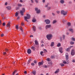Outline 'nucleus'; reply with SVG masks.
Listing matches in <instances>:
<instances>
[{"label":"nucleus","mask_w":75,"mask_h":75,"mask_svg":"<svg viewBox=\"0 0 75 75\" xmlns=\"http://www.w3.org/2000/svg\"><path fill=\"white\" fill-rule=\"evenodd\" d=\"M31 17L30 16V15L29 14H27V17L25 16L24 17V19L25 20V21H26L28 22V21L27 19L28 20V19H30Z\"/></svg>","instance_id":"7ed1b4c3"},{"label":"nucleus","mask_w":75,"mask_h":75,"mask_svg":"<svg viewBox=\"0 0 75 75\" xmlns=\"http://www.w3.org/2000/svg\"><path fill=\"white\" fill-rule=\"evenodd\" d=\"M10 26V22H8L7 25H6V27H8Z\"/></svg>","instance_id":"6ab92c4d"},{"label":"nucleus","mask_w":75,"mask_h":75,"mask_svg":"<svg viewBox=\"0 0 75 75\" xmlns=\"http://www.w3.org/2000/svg\"><path fill=\"white\" fill-rule=\"evenodd\" d=\"M41 47H44V44L42 45H41Z\"/></svg>","instance_id":"3c124183"},{"label":"nucleus","mask_w":75,"mask_h":75,"mask_svg":"<svg viewBox=\"0 0 75 75\" xmlns=\"http://www.w3.org/2000/svg\"><path fill=\"white\" fill-rule=\"evenodd\" d=\"M34 63H35V64H36V63H37V61L36 60L34 61Z\"/></svg>","instance_id":"c03bdc74"},{"label":"nucleus","mask_w":75,"mask_h":75,"mask_svg":"<svg viewBox=\"0 0 75 75\" xmlns=\"http://www.w3.org/2000/svg\"><path fill=\"white\" fill-rule=\"evenodd\" d=\"M18 7H22L23 6V5L21 4H18Z\"/></svg>","instance_id":"5701e85b"},{"label":"nucleus","mask_w":75,"mask_h":75,"mask_svg":"<svg viewBox=\"0 0 75 75\" xmlns=\"http://www.w3.org/2000/svg\"><path fill=\"white\" fill-rule=\"evenodd\" d=\"M5 51H8V49H6V50H5Z\"/></svg>","instance_id":"69168bd1"},{"label":"nucleus","mask_w":75,"mask_h":75,"mask_svg":"<svg viewBox=\"0 0 75 75\" xmlns=\"http://www.w3.org/2000/svg\"><path fill=\"white\" fill-rule=\"evenodd\" d=\"M2 25L3 26H5V23H3Z\"/></svg>","instance_id":"49530a36"},{"label":"nucleus","mask_w":75,"mask_h":75,"mask_svg":"<svg viewBox=\"0 0 75 75\" xmlns=\"http://www.w3.org/2000/svg\"><path fill=\"white\" fill-rule=\"evenodd\" d=\"M60 2L61 3L63 4V3H64V1L63 0H62L60 1Z\"/></svg>","instance_id":"7c9ffc66"},{"label":"nucleus","mask_w":75,"mask_h":75,"mask_svg":"<svg viewBox=\"0 0 75 75\" xmlns=\"http://www.w3.org/2000/svg\"><path fill=\"white\" fill-rule=\"evenodd\" d=\"M27 53L28 54H30L31 53V49H28L27 50Z\"/></svg>","instance_id":"9d476101"},{"label":"nucleus","mask_w":75,"mask_h":75,"mask_svg":"<svg viewBox=\"0 0 75 75\" xmlns=\"http://www.w3.org/2000/svg\"><path fill=\"white\" fill-rule=\"evenodd\" d=\"M54 58H55V56H54V55H52L51 57V58L52 59H54Z\"/></svg>","instance_id":"c756f323"},{"label":"nucleus","mask_w":75,"mask_h":75,"mask_svg":"<svg viewBox=\"0 0 75 75\" xmlns=\"http://www.w3.org/2000/svg\"><path fill=\"white\" fill-rule=\"evenodd\" d=\"M31 65H32L33 66H34V63H32Z\"/></svg>","instance_id":"de8ad7c7"},{"label":"nucleus","mask_w":75,"mask_h":75,"mask_svg":"<svg viewBox=\"0 0 75 75\" xmlns=\"http://www.w3.org/2000/svg\"><path fill=\"white\" fill-rule=\"evenodd\" d=\"M69 30L70 31H71V32H72V33L73 32V29H69Z\"/></svg>","instance_id":"473e14b6"},{"label":"nucleus","mask_w":75,"mask_h":75,"mask_svg":"<svg viewBox=\"0 0 75 75\" xmlns=\"http://www.w3.org/2000/svg\"><path fill=\"white\" fill-rule=\"evenodd\" d=\"M31 60L30 59H29L28 61V64H30V62H31Z\"/></svg>","instance_id":"c85d7f7f"},{"label":"nucleus","mask_w":75,"mask_h":75,"mask_svg":"<svg viewBox=\"0 0 75 75\" xmlns=\"http://www.w3.org/2000/svg\"><path fill=\"white\" fill-rule=\"evenodd\" d=\"M25 12V9L23 8L22 10L20 11V13L22 16H23V13Z\"/></svg>","instance_id":"20e7f679"},{"label":"nucleus","mask_w":75,"mask_h":75,"mask_svg":"<svg viewBox=\"0 0 75 75\" xmlns=\"http://www.w3.org/2000/svg\"><path fill=\"white\" fill-rule=\"evenodd\" d=\"M31 49H32V50H33V51H34V50H35V47L32 46L31 47Z\"/></svg>","instance_id":"4be33fe9"},{"label":"nucleus","mask_w":75,"mask_h":75,"mask_svg":"<svg viewBox=\"0 0 75 75\" xmlns=\"http://www.w3.org/2000/svg\"><path fill=\"white\" fill-rule=\"evenodd\" d=\"M60 46H61V43H59L57 45V46L58 47H60Z\"/></svg>","instance_id":"cd10ccee"},{"label":"nucleus","mask_w":75,"mask_h":75,"mask_svg":"<svg viewBox=\"0 0 75 75\" xmlns=\"http://www.w3.org/2000/svg\"><path fill=\"white\" fill-rule=\"evenodd\" d=\"M43 51L45 53H46V52H47V50L46 49H44L43 50Z\"/></svg>","instance_id":"bb28decb"},{"label":"nucleus","mask_w":75,"mask_h":75,"mask_svg":"<svg viewBox=\"0 0 75 75\" xmlns=\"http://www.w3.org/2000/svg\"><path fill=\"white\" fill-rule=\"evenodd\" d=\"M45 0H42V2H43V3H45Z\"/></svg>","instance_id":"864d4df0"},{"label":"nucleus","mask_w":75,"mask_h":75,"mask_svg":"<svg viewBox=\"0 0 75 75\" xmlns=\"http://www.w3.org/2000/svg\"><path fill=\"white\" fill-rule=\"evenodd\" d=\"M20 30H21V31H22V27L21 26L20 27Z\"/></svg>","instance_id":"37998d69"},{"label":"nucleus","mask_w":75,"mask_h":75,"mask_svg":"<svg viewBox=\"0 0 75 75\" xmlns=\"http://www.w3.org/2000/svg\"><path fill=\"white\" fill-rule=\"evenodd\" d=\"M53 46H54V42H51L50 47H53Z\"/></svg>","instance_id":"2eb2a0df"},{"label":"nucleus","mask_w":75,"mask_h":75,"mask_svg":"<svg viewBox=\"0 0 75 75\" xmlns=\"http://www.w3.org/2000/svg\"><path fill=\"white\" fill-rule=\"evenodd\" d=\"M33 28L34 31H35L36 30V27H35V26H33Z\"/></svg>","instance_id":"dca6fc26"},{"label":"nucleus","mask_w":75,"mask_h":75,"mask_svg":"<svg viewBox=\"0 0 75 75\" xmlns=\"http://www.w3.org/2000/svg\"><path fill=\"white\" fill-rule=\"evenodd\" d=\"M63 50V49L62 47H60V48H59V50L60 53H62V52H63L62 51Z\"/></svg>","instance_id":"9b49d317"},{"label":"nucleus","mask_w":75,"mask_h":75,"mask_svg":"<svg viewBox=\"0 0 75 75\" xmlns=\"http://www.w3.org/2000/svg\"><path fill=\"white\" fill-rule=\"evenodd\" d=\"M66 61L65 60H64L63 61V64H68L69 62V60H68L69 59V57H68V55H66Z\"/></svg>","instance_id":"f257e3e1"},{"label":"nucleus","mask_w":75,"mask_h":75,"mask_svg":"<svg viewBox=\"0 0 75 75\" xmlns=\"http://www.w3.org/2000/svg\"><path fill=\"white\" fill-rule=\"evenodd\" d=\"M32 21H33V23L35 22V21H36V19H33V20H32Z\"/></svg>","instance_id":"f704fd0d"},{"label":"nucleus","mask_w":75,"mask_h":75,"mask_svg":"<svg viewBox=\"0 0 75 75\" xmlns=\"http://www.w3.org/2000/svg\"><path fill=\"white\" fill-rule=\"evenodd\" d=\"M67 25L68 26H70V25H71V23L69 22L68 23Z\"/></svg>","instance_id":"c9c22d12"},{"label":"nucleus","mask_w":75,"mask_h":75,"mask_svg":"<svg viewBox=\"0 0 75 75\" xmlns=\"http://www.w3.org/2000/svg\"><path fill=\"white\" fill-rule=\"evenodd\" d=\"M50 8H51V7H48L47 8V9L48 10H50Z\"/></svg>","instance_id":"79ce46f5"},{"label":"nucleus","mask_w":75,"mask_h":75,"mask_svg":"<svg viewBox=\"0 0 75 75\" xmlns=\"http://www.w3.org/2000/svg\"><path fill=\"white\" fill-rule=\"evenodd\" d=\"M48 4H47L45 6V7H48Z\"/></svg>","instance_id":"09e8293b"},{"label":"nucleus","mask_w":75,"mask_h":75,"mask_svg":"<svg viewBox=\"0 0 75 75\" xmlns=\"http://www.w3.org/2000/svg\"><path fill=\"white\" fill-rule=\"evenodd\" d=\"M73 47L74 46H71L69 48H68L66 49V51H69V49H71V48Z\"/></svg>","instance_id":"f8f14e48"},{"label":"nucleus","mask_w":75,"mask_h":75,"mask_svg":"<svg viewBox=\"0 0 75 75\" xmlns=\"http://www.w3.org/2000/svg\"><path fill=\"white\" fill-rule=\"evenodd\" d=\"M51 27V25H47L46 26L45 28L46 29H47V28H50Z\"/></svg>","instance_id":"6e6552de"},{"label":"nucleus","mask_w":75,"mask_h":75,"mask_svg":"<svg viewBox=\"0 0 75 75\" xmlns=\"http://www.w3.org/2000/svg\"><path fill=\"white\" fill-rule=\"evenodd\" d=\"M45 22L47 24H49L50 23V21L48 19H46L45 20Z\"/></svg>","instance_id":"423d86ee"},{"label":"nucleus","mask_w":75,"mask_h":75,"mask_svg":"<svg viewBox=\"0 0 75 75\" xmlns=\"http://www.w3.org/2000/svg\"><path fill=\"white\" fill-rule=\"evenodd\" d=\"M74 44V42H70V44H71V45H73V44Z\"/></svg>","instance_id":"4c0bfd02"},{"label":"nucleus","mask_w":75,"mask_h":75,"mask_svg":"<svg viewBox=\"0 0 75 75\" xmlns=\"http://www.w3.org/2000/svg\"><path fill=\"white\" fill-rule=\"evenodd\" d=\"M20 19V17H18L17 19H18V20L19 19Z\"/></svg>","instance_id":"e2e57ef3"},{"label":"nucleus","mask_w":75,"mask_h":75,"mask_svg":"<svg viewBox=\"0 0 75 75\" xmlns=\"http://www.w3.org/2000/svg\"><path fill=\"white\" fill-rule=\"evenodd\" d=\"M60 39L61 40V41H62V37H60Z\"/></svg>","instance_id":"603ef678"},{"label":"nucleus","mask_w":75,"mask_h":75,"mask_svg":"<svg viewBox=\"0 0 75 75\" xmlns=\"http://www.w3.org/2000/svg\"><path fill=\"white\" fill-rule=\"evenodd\" d=\"M57 22V21L56 20H54L53 22V24H54V23H55Z\"/></svg>","instance_id":"e433bc0d"},{"label":"nucleus","mask_w":75,"mask_h":75,"mask_svg":"<svg viewBox=\"0 0 75 75\" xmlns=\"http://www.w3.org/2000/svg\"><path fill=\"white\" fill-rule=\"evenodd\" d=\"M72 62H75V60H72Z\"/></svg>","instance_id":"4d7b16f0"},{"label":"nucleus","mask_w":75,"mask_h":75,"mask_svg":"<svg viewBox=\"0 0 75 75\" xmlns=\"http://www.w3.org/2000/svg\"><path fill=\"white\" fill-rule=\"evenodd\" d=\"M24 74H27V71H25L24 72Z\"/></svg>","instance_id":"13d9d810"},{"label":"nucleus","mask_w":75,"mask_h":75,"mask_svg":"<svg viewBox=\"0 0 75 75\" xmlns=\"http://www.w3.org/2000/svg\"><path fill=\"white\" fill-rule=\"evenodd\" d=\"M59 71V69H58L56 70V71L54 72L55 74H58Z\"/></svg>","instance_id":"ddd939ff"},{"label":"nucleus","mask_w":75,"mask_h":75,"mask_svg":"<svg viewBox=\"0 0 75 75\" xmlns=\"http://www.w3.org/2000/svg\"><path fill=\"white\" fill-rule=\"evenodd\" d=\"M21 25H24V23H21Z\"/></svg>","instance_id":"5fc2aeb1"},{"label":"nucleus","mask_w":75,"mask_h":75,"mask_svg":"<svg viewBox=\"0 0 75 75\" xmlns=\"http://www.w3.org/2000/svg\"><path fill=\"white\" fill-rule=\"evenodd\" d=\"M1 37H3V36H4V34H3V33H2L1 35Z\"/></svg>","instance_id":"a18cd8bd"},{"label":"nucleus","mask_w":75,"mask_h":75,"mask_svg":"<svg viewBox=\"0 0 75 75\" xmlns=\"http://www.w3.org/2000/svg\"><path fill=\"white\" fill-rule=\"evenodd\" d=\"M43 17L44 18H45V16L44 15Z\"/></svg>","instance_id":"338daca9"},{"label":"nucleus","mask_w":75,"mask_h":75,"mask_svg":"<svg viewBox=\"0 0 75 75\" xmlns=\"http://www.w3.org/2000/svg\"><path fill=\"white\" fill-rule=\"evenodd\" d=\"M62 14H63L64 16H65L67 14V12L66 11H64V10H62L61 11Z\"/></svg>","instance_id":"39448f33"},{"label":"nucleus","mask_w":75,"mask_h":75,"mask_svg":"<svg viewBox=\"0 0 75 75\" xmlns=\"http://www.w3.org/2000/svg\"><path fill=\"white\" fill-rule=\"evenodd\" d=\"M3 54H4V55H5V54H6V52H4Z\"/></svg>","instance_id":"6e6d98bb"},{"label":"nucleus","mask_w":75,"mask_h":75,"mask_svg":"<svg viewBox=\"0 0 75 75\" xmlns=\"http://www.w3.org/2000/svg\"><path fill=\"white\" fill-rule=\"evenodd\" d=\"M32 73L33 75H35L36 74V71H33L32 72Z\"/></svg>","instance_id":"aec40b11"},{"label":"nucleus","mask_w":75,"mask_h":75,"mask_svg":"<svg viewBox=\"0 0 75 75\" xmlns=\"http://www.w3.org/2000/svg\"><path fill=\"white\" fill-rule=\"evenodd\" d=\"M71 40L72 41H75V38H71Z\"/></svg>","instance_id":"393cba45"},{"label":"nucleus","mask_w":75,"mask_h":75,"mask_svg":"<svg viewBox=\"0 0 75 75\" xmlns=\"http://www.w3.org/2000/svg\"><path fill=\"white\" fill-rule=\"evenodd\" d=\"M40 54L42 56H44V52L43 51H41L40 52Z\"/></svg>","instance_id":"f3484780"},{"label":"nucleus","mask_w":75,"mask_h":75,"mask_svg":"<svg viewBox=\"0 0 75 75\" xmlns=\"http://www.w3.org/2000/svg\"><path fill=\"white\" fill-rule=\"evenodd\" d=\"M46 75H49V74L48 73H47L46 74Z\"/></svg>","instance_id":"774afa93"},{"label":"nucleus","mask_w":75,"mask_h":75,"mask_svg":"<svg viewBox=\"0 0 75 75\" xmlns=\"http://www.w3.org/2000/svg\"><path fill=\"white\" fill-rule=\"evenodd\" d=\"M33 35H31L30 36V37H33Z\"/></svg>","instance_id":"052dcab7"},{"label":"nucleus","mask_w":75,"mask_h":75,"mask_svg":"<svg viewBox=\"0 0 75 75\" xmlns=\"http://www.w3.org/2000/svg\"><path fill=\"white\" fill-rule=\"evenodd\" d=\"M16 72H17V71L16 70H15V71H14V72L13 73V75H14L15 74Z\"/></svg>","instance_id":"2f4dec72"},{"label":"nucleus","mask_w":75,"mask_h":75,"mask_svg":"<svg viewBox=\"0 0 75 75\" xmlns=\"http://www.w3.org/2000/svg\"><path fill=\"white\" fill-rule=\"evenodd\" d=\"M18 13L17 12H16L15 13V16L17 17L18 16Z\"/></svg>","instance_id":"a878e982"},{"label":"nucleus","mask_w":75,"mask_h":75,"mask_svg":"<svg viewBox=\"0 0 75 75\" xmlns=\"http://www.w3.org/2000/svg\"><path fill=\"white\" fill-rule=\"evenodd\" d=\"M47 61H50V59L49 58H48L47 59Z\"/></svg>","instance_id":"72a5a7b5"},{"label":"nucleus","mask_w":75,"mask_h":75,"mask_svg":"<svg viewBox=\"0 0 75 75\" xmlns=\"http://www.w3.org/2000/svg\"><path fill=\"white\" fill-rule=\"evenodd\" d=\"M62 36H63V40H64V39H65V35H63Z\"/></svg>","instance_id":"a19ab883"},{"label":"nucleus","mask_w":75,"mask_h":75,"mask_svg":"<svg viewBox=\"0 0 75 75\" xmlns=\"http://www.w3.org/2000/svg\"><path fill=\"white\" fill-rule=\"evenodd\" d=\"M60 65L61 66V67H64L65 65V64H63V63H60Z\"/></svg>","instance_id":"b1692460"},{"label":"nucleus","mask_w":75,"mask_h":75,"mask_svg":"<svg viewBox=\"0 0 75 75\" xmlns=\"http://www.w3.org/2000/svg\"><path fill=\"white\" fill-rule=\"evenodd\" d=\"M35 42L36 45H38V41H37V40H35Z\"/></svg>","instance_id":"a211bd4d"},{"label":"nucleus","mask_w":75,"mask_h":75,"mask_svg":"<svg viewBox=\"0 0 75 75\" xmlns=\"http://www.w3.org/2000/svg\"><path fill=\"white\" fill-rule=\"evenodd\" d=\"M42 64H43V62H39L38 63V65L39 66H40V65H42Z\"/></svg>","instance_id":"4468645a"},{"label":"nucleus","mask_w":75,"mask_h":75,"mask_svg":"<svg viewBox=\"0 0 75 75\" xmlns=\"http://www.w3.org/2000/svg\"><path fill=\"white\" fill-rule=\"evenodd\" d=\"M35 1L36 3H38V1L37 0H35Z\"/></svg>","instance_id":"bf43d9fd"},{"label":"nucleus","mask_w":75,"mask_h":75,"mask_svg":"<svg viewBox=\"0 0 75 75\" xmlns=\"http://www.w3.org/2000/svg\"><path fill=\"white\" fill-rule=\"evenodd\" d=\"M35 11H36V13H38H38H40V10L38 9V8H35Z\"/></svg>","instance_id":"0eeeda50"},{"label":"nucleus","mask_w":75,"mask_h":75,"mask_svg":"<svg viewBox=\"0 0 75 75\" xmlns=\"http://www.w3.org/2000/svg\"><path fill=\"white\" fill-rule=\"evenodd\" d=\"M46 38L48 40H51L52 38V34H47L46 35Z\"/></svg>","instance_id":"f03ea898"},{"label":"nucleus","mask_w":75,"mask_h":75,"mask_svg":"<svg viewBox=\"0 0 75 75\" xmlns=\"http://www.w3.org/2000/svg\"><path fill=\"white\" fill-rule=\"evenodd\" d=\"M5 5H7V2H6L5 3Z\"/></svg>","instance_id":"680f3d73"},{"label":"nucleus","mask_w":75,"mask_h":75,"mask_svg":"<svg viewBox=\"0 0 75 75\" xmlns=\"http://www.w3.org/2000/svg\"><path fill=\"white\" fill-rule=\"evenodd\" d=\"M71 55H74L75 54V51H74V50H72L71 52Z\"/></svg>","instance_id":"1a4fd4ad"},{"label":"nucleus","mask_w":75,"mask_h":75,"mask_svg":"<svg viewBox=\"0 0 75 75\" xmlns=\"http://www.w3.org/2000/svg\"><path fill=\"white\" fill-rule=\"evenodd\" d=\"M20 1L21 3H23V0H20Z\"/></svg>","instance_id":"8fccbe9b"},{"label":"nucleus","mask_w":75,"mask_h":75,"mask_svg":"<svg viewBox=\"0 0 75 75\" xmlns=\"http://www.w3.org/2000/svg\"><path fill=\"white\" fill-rule=\"evenodd\" d=\"M16 29H18V25H16Z\"/></svg>","instance_id":"58836bf2"},{"label":"nucleus","mask_w":75,"mask_h":75,"mask_svg":"<svg viewBox=\"0 0 75 75\" xmlns=\"http://www.w3.org/2000/svg\"><path fill=\"white\" fill-rule=\"evenodd\" d=\"M6 8L7 10H10L11 9V7L10 6H8L6 7Z\"/></svg>","instance_id":"412c9836"},{"label":"nucleus","mask_w":75,"mask_h":75,"mask_svg":"<svg viewBox=\"0 0 75 75\" xmlns=\"http://www.w3.org/2000/svg\"><path fill=\"white\" fill-rule=\"evenodd\" d=\"M41 43H44V42L43 41H41Z\"/></svg>","instance_id":"0e129e2a"},{"label":"nucleus","mask_w":75,"mask_h":75,"mask_svg":"<svg viewBox=\"0 0 75 75\" xmlns=\"http://www.w3.org/2000/svg\"><path fill=\"white\" fill-rule=\"evenodd\" d=\"M57 13V14H59V13H60V11H56Z\"/></svg>","instance_id":"ea45409f"}]
</instances>
